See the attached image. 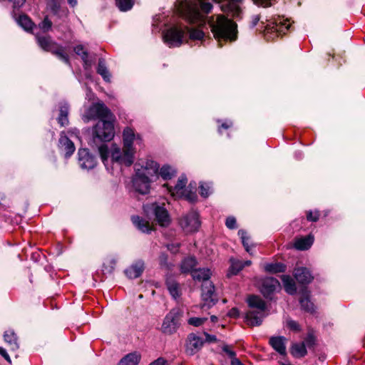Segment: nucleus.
Returning <instances> with one entry per match:
<instances>
[{
	"label": "nucleus",
	"mask_w": 365,
	"mask_h": 365,
	"mask_svg": "<svg viewBox=\"0 0 365 365\" xmlns=\"http://www.w3.org/2000/svg\"><path fill=\"white\" fill-rule=\"evenodd\" d=\"M186 5L179 9L180 15L188 23L205 26L206 21L211 29L215 38L218 41H235L237 24L222 14L212 15L206 20L212 4L209 0H185Z\"/></svg>",
	"instance_id": "f257e3e1"
},
{
	"label": "nucleus",
	"mask_w": 365,
	"mask_h": 365,
	"mask_svg": "<svg viewBox=\"0 0 365 365\" xmlns=\"http://www.w3.org/2000/svg\"><path fill=\"white\" fill-rule=\"evenodd\" d=\"M141 147L143 145V139L139 133H136L133 128L125 127L123 131V150L120 148L113 145L111 150V159L113 161L120 165L130 166L134 160V154L135 148L133 143Z\"/></svg>",
	"instance_id": "f03ea898"
},
{
	"label": "nucleus",
	"mask_w": 365,
	"mask_h": 365,
	"mask_svg": "<svg viewBox=\"0 0 365 365\" xmlns=\"http://www.w3.org/2000/svg\"><path fill=\"white\" fill-rule=\"evenodd\" d=\"M247 304L252 309L246 314V321L248 325L259 326L265 317L264 312L267 309L265 302L259 297L252 295L247 299Z\"/></svg>",
	"instance_id": "7ed1b4c3"
},
{
	"label": "nucleus",
	"mask_w": 365,
	"mask_h": 365,
	"mask_svg": "<svg viewBox=\"0 0 365 365\" xmlns=\"http://www.w3.org/2000/svg\"><path fill=\"white\" fill-rule=\"evenodd\" d=\"M114 120H99L93 128V140L94 143L110 141L115 135Z\"/></svg>",
	"instance_id": "20e7f679"
},
{
	"label": "nucleus",
	"mask_w": 365,
	"mask_h": 365,
	"mask_svg": "<svg viewBox=\"0 0 365 365\" xmlns=\"http://www.w3.org/2000/svg\"><path fill=\"white\" fill-rule=\"evenodd\" d=\"M182 312L179 309H172L164 317L160 331L165 335L175 333L180 326Z\"/></svg>",
	"instance_id": "39448f33"
},
{
	"label": "nucleus",
	"mask_w": 365,
	"mask_h": 365,
	"mask_svg": "<svg viewBox=\"0 0 365 365\" xmlns=\"http://www.w3.org/2000/svg\"><path fill=\"white\" fill-rule=\"evenodd\" d=\"M186 36L185 27L183 29L178 26H172L163 33L164 42L169 47H179Z\"/></svg>",
	"instance_id": "423d86ee"
},
{
	"label": "nucleus",
	"mask_w": 365,
	"mask_h": 365,
	"mask_svg": "<svg viewBox=\"0 0 365 365\" xmlns=\"http://www.w3.org/2000/svg\"><path fill=\"white\" fill-rule=\"evenodd\" d=\"M135 173L156 180L158 178L159 165L151 159L142 160L135 165Z\"/></svg>",
	"instance_id": "0eeeda50"
},
{
	"label": "nucleus",
	"mask_w": 365,
	"mask_h": 365,
	"mask_svg": "<svg viewBox=\"0 0 365 365\" xmlns=\"http://www.w3.org/2000/svg\"><path fill=\"white\" fill-rule=\"evenodd\" d=\"M86 117L88 120L99 119V120H114L115 117L110 109L103 103H95L88 110Z\"/></svg>",
	"instance_id": "6e6552de"
},
{
	"label": "nucleus",
	"mask_w": 365,
	"mask_h": 365,
	"mask_svg": "<svg viewBox=\"0 0 365 365\" xmlns=\"http://www.w3.org/2000/svg\"><path fill=\"white\" fill-rule=\"evenodd\" d=\"M180 225L186 232L197 231L200 227L198 213L194 211L190 212L180 219Z\"/></svg>",
	"instance_id": "1a4fd4ad"
},
{
	"label": "nucleus",
	"mask_w": 365,
	"mask_h": 365,
	"mask_svg": "<svg viewBox=\"0 0 365 365\" xmlns=\"http://www.w3.org/2000/svg\"><path fill=\"white\" fill-rule=\"evenodd\" d=\"M291 26L287 19L284 20L280 17L274 19L272 21L264 26V31L268 33H276L277 36L285 34Z\"/></svg>",
	"instance_id": "9d476101"
},
{
	"label": "nucleus",
	"mask_w": 365,
	"mask_h": 365,
	"mask_svg": "<svg viewBox=\"0 0 365 365\" xmlns=\"http://www.w3.org/2000/svg\"><path fill=\"white\" fill-rule=\"evenodd\" d=\"M150 209L152 210L155 220L158 225L162 227H167L170 225L171 220L168 214V210L163 207L158 205L157 203H153Z\"/></svg>",
	"instance_id": "9b49d317"
},
{
	"label": "nucleus",
	"mask_w": 365,
	"mask_h": 365,
	"mask_svg": "<svg viewBox=\"0 0 365 365\" xmlns=\"http://www.w3.org/2000/svg\"><path fill=\"white\" fill-rule=\"evenodd\" d=\"M204 340L200 336L194 333H191L187 336L185 351L188 355H194L197 353L204 344Z\"/></svg>",
	"instance_id": "f8f14e48"
},
{
	"label": "nucleus",
	"mask_w": 365,
	"mask_h": 365,
	"mask_svg": "<svg viewBox=\"0 0 365 365\" xmlns=\"http://www.w3.org/2000/svg\"><path fill=\"white\" fill-rule=\"evenodd\" d=\"M202 299L204 302L202 307L207 306L210 307L217 302L216 294H215V287L212 283L209 282L207 284L203 283L202 285Z\"/></svg>",
	"instance_id": "ddd939ff"
},
{
	"label": "nucleus",
	"mask_w": 365,
	"mask_h": 365,
	"mask_svg": "<svg viewBox=\"0 0 365 365\" xmlns=\"http://www.w3.org/2000/svg\"><path fill=\"white\" fill-rule=\"evenodd\" d=\"M154 180L149 179L148 177L135 173L133 180V185L136 192L142 195H145L149 192L150 184Z\"/></svg>",
	"instance_id": "4468645a"
},
{
	"label": "nucleus",
	"mask_w": 365,
	"mask_h": 365,
	"mask_svg": "<svg viewBox=\"0 0 365 365\" xmlns=\"http://www.w3.org/2000/svg\"><path fill=\"white\" fill-rule=\"evenodd\" d=\"M78 163L83 169H93L96 165V159L88 149L81 148L78 150Z\"/></svg>",
	"instance_id": "2eb2a0df"
},
{
	"label": "nucleus",
	"mask_w": 365,
	"mask_h": 365,
	"mask_svg": "<svg viewBox=\"0 0 365 365\" xmlns=\"http://www.w3.org/2000/svg\"><path fill=\"white\" fill-rule=\"evenodd\" d=\"M187 182V179L185 175H181L177 182L175 187H169L167 184L165 185L168 189L169 192L171 195L176 198H182L187 189L185 187Z\"/></svg>",
	"instance_id": "dca6fc26"
},
{
	"label": "nucleus",
	"mask_w": 365,
	"mask_h": 365,
	"mask_svg": "<svg viewBox=\"0 0 365 365\" xmlns=\"http://www.w3.org/2000/svg\"><path fill=\"white\" fill-rule=\"evenodd\" d=\"M280 286L279 281L274 277H266L262 279L260 292L262 294L268 297Z\"/></svg>",
	"instance_id": "f3484780"
},
{
	"label": "nucleus",
	"mask_w": 365,
	"mask_h": 365,
	"mask_svg": "<svg viewBox=\"0 0 365 365\" xmlns=\"http://www.w3.org/2000/svg\"><path fill=\"white\" fill-rule=\"evenodd\" d=\"M294 276L296 280L302 284H309L314 279L310 271L306 267H298L294 269Z\"/></svg>",
	"instance_id": "a211bd4d"
},
{
	"label": "nucleus",
	"mask_w": 365,
	"mask_h": 365,
	"mask_svg": "<svg viewBox=\"0 0 365 365\" xmlns=\"http://www.w3.org/2000/svg\"><path fill=\"white\" fill-rule=\"evenodd\" d=\"M59 148L65 153V157L69 158L75 151L73 143L64 134H61L59 138Z\"/></svg>",
	"instance_id": "6ab92c4d"
},
{
	"label": "nucleus",
	"mask_w": 365,
	"mask_h": 365,
	"mask_svg": "<svg viewBox=\"0 0 365 365\" xmlns=\"http://www.w3.org/2000/svg\"><path fill=\"white\" fill-rule=\"evenodd\" d=\"M285 341L286 338L284 336H272L269 340L270 346L280 355L283 356L287 354Z\"/></svg>",
	"instance_id": "aec40b11"
},
{
	"label": "nucleus",
	"mask_w": 365,
	"mask_h": 365,
	"mask_svg": "<svg viewBox=\"0 0 365 365\" xmlns=\"http://www.w3.org/2000/svg\"><path fill=\"white\" fill-rule=\"evenodd\" d=\"M144 270V262L143 261H138L128 268L125 273L127 277L130 279H135L139 277Z\"/></svg>",
	"instance_id": "412c9836"
},
{
	"label": "nucleus",
	"mask_w": 365,
	"mask_h": 365,
	"mask_svg": "<svg viewBox=\"0 0 365 365\" xmlns=\"http://www.w3.org/2000/svg\"><path fill=\"white\" fill-rule=\"evenodd\" d=\"M131 220L134 225L142 232L150 233L153 230V227L150 222L139 216H133Z\"/></svg>",
	"instance_id": "4be33fe9"
},
{
	"label": "nucleus",
	"mask_w": 365,
	"mask_h": 365,
	"mask_svg": "<svg viewBox=\"0 0 365 365\" xmlns=\"http://www.w3.org/2000/svg\"><path fill=\"white\" fill-rule=\"evenodd\" d=\"M38 46L45 51L51 52V51L58 44L53 41L48 36H36Z\"/></svg>",
	"instance_id": "5701e85b"
},
{
	"label": "nucleus",
	"mask_w": 365,
	"mask_h": 365,
	"mask_svg": "<svg viewBox=\"0 0 365 365\" xmlns=\"http://www.w3.org/2000/svg\"><path fill=\"white\" fill-rule=\"evenodd\" d=\"M165 283L172 297L175 299L180 298L182 294L180 284L172 278H168Z\"/></svg>",
	"instance_id": "b1692460"
},
{
	"label": "nucleus",
	"mask_w": 365,
	"mask_h": 365,
	"mask_svg": "<svg viewBox=\"0 0 365 365\" xmlns=\"http://www.w3.org/2000/svg\"><path fill=\"white\" fill-rule=\"evenodd\" d=\"M191 274L194 280L202 281L203 283L207 284L211 276V271L205 268L197 269L193 270Z\"/></svg>",
	"instance_id": "393cba45"
},
{
	"label": "nucleus",
	"mask_w": 365,
	"mask_h": 365,
	"mask_svg": "<svg viewBox=\"0 0 365 365\" xmlns=\"http://www.w3.org/2000/svg\"><path fill=\"white\" fill-rule=\"evenodd\" d=\"M4 338L11 351H16L19 349L18 338L14 331L9 330L5 331Z\"/></svg>",
	"instance_id": "a878e982"
},
{
	"label": "nucleus",
	"mask_w": 365,
	"mask_h": 365,
	"mask_svg": "<svg viewBox=\"0 0 365 365\" xmlns=\"http://www.w3.org/2000/svg\"><path fill=\"white\" fill-rule=\"evenodd\" d=\"M197 265V260L194 257H185L181 262L180 271L182 273H191Z\"/></svg>",
	"instance_id": "bb28decb"
},
{
	"label": "nucleus",
	"mask_w": 365,
	"mask_h": 365,
	"mask_svg": "<svg viewBox=\"0 0 365 365\" xmlns=\"http://www.w3.org/2000/svg\"><path fill=\"white\" fill-rule=\"evenodd\" d=\"M314 242V237L308 235L307 237L297 239L294 242V247L299 250H308Z\"/></svg>",
	"instance_id": "cd10ccee"
},
{
	"label": "nucleus",
	"mask_w": 365,
	"mask_h": 365,
	"mask_svg": "<svg viewBox=\"0 0 365 365\" xmlns=\"http://www.w3.org/2000/svg\"><path fill=\"white\" fill-rule=\"evenodd\" d=\"M140 358V354L137 352L130 353L120 359L118 365H138Z\"/></svg>",
	"instance_id": "c85d7f7f"
},
{
	"label": "nucleus",
	"mask_w": 365,
	"mask_h": 365,
	"mask_svg": "<svg viewBox=\"0 0 365 365\" xmlns=\"http://www.w3.org/2000/svg\"><path fill=\"white\" fill-rule=\"evenodd\" d=\"M291 354L296 358H302L307 355V351L304 343H294L290 348Z\"/></svg>",
	"instance_id": "c756f323"
},
{
	"label": "nucleus",
	"mask_w": 365,
	"mask_h": 365,
	"mask_svg": "<svg viewBox=\"0 0 365 365\" xmlns=\"http://www.w3.org/2000/svg\"><path fill=\"white\" fill-rule=\"evenodd\" d=\"M281 279L285 291L289 294H294L297 291L294 279L289 275H282Z\"/></svg>",
	"instance_id": "7c9ffc66"
},
{
	"label": "nucleus",
	"mask_w": 365,
	"mask_h": 365,
	"mask_svg": "<svg viewBox=\"0 0 365 365\" xmlns=\"http://www.w3.org/2000/svg\"><path fill=\"white\" fill-rule=\"evenodd\" d=\"M97 73L102 76L105 81H110V73L106 66L104 59L103 58H100L98 60Z\"/></svg>",
	"instance_id": "2f4dec72"
},
{
	"label": "nucleus",
	"mask_w": 365,
	"mask_h": 365,
	"mask_svg": "<svg viewBox=\"0 0 365 365\" xmlns=\"http://www.w3.org/2000/svg\"><path fill=\"white\" fill-rule=\"evenodd\" d=\"M51 53L56 56L59 59L63 61L65 63L70 65L68 56L65 53L64 48L59 44H57L51 51Z\"/></svg>",
	"instance_id": "473e14b6"
},
{
	"label": "nucleus",
	"mask_w": 365,
	"mask_h": 365,
	"mask_svg": "<svg viewBox=\"0 0 365 365\" xmlns=\"http://www.w3.org/2000/svg\"><path fill=\"white\" fill-rule=\"evenodd\" d=\"M264 270L269 273L284 272L286 270V266L281 262L268 263L264 265Z\"/></svg>",
	"instance_id": "72a5a7b5"
},
{
	"label": "nucleus",
	"mask_w": 365,
	"mask_h": 365,
	"mask_svg": "<svg viewBox=\"0 0 365 365\" xmlns=\"http://www.w3.org/2000/svg\"><path fill=\"white\" fill-rule=\"evenodd\" d=\"M185 31L189 34V38L190 40L202 41L205 38V33L200 29L188 28L187 26H185Z\"/></svg>",
	"instance_id": "f704fd0d"
},
{
	"label": "nucleus",
	"mask_w": 365,
	"mask_h": 365,
	"mask_svg": "<svg viewBox=\"0 0 365 365\" xmlns=\"http://www.w3.org/2000/svg\"><path fill=\"white\" fill-rule=\"evenodd\" d=\"M68 110L67 104L62 105L60 107L58 122L61 126H66L68 124Z\"/></svg>",
	"instance_id": "c9c22d12"
},
{
	"label": "nucleus",
	"mask_w": 365,
	"mask_h": 365,
	"mask_svg": "<svg viewBox=\"0 0 365 365\" xmlns=\"http://www.w3.org/2000/svg\"><path fill=\"white\" fill-rule=\"evenodd\" d=\"M299 303L302 308L308 312H314V304L310 301L309 294L304 293L299 299Z\"/></svg>",
	"instance_id": "e433bc0d"
},
{
	"label": "nucleus",
	"mask_w": 365,
	"mask_h": 365,
	"mask_svg": "<svg viewBox=\"0 0 365 365\" xmlns=\"http://www.w3.org/2000/svg\"><path fill=\"white\" fill-rule=\"evenodd\" d=\"M175 170L170 165H165L158 170V176L160 175L164 180L171 179L175 174Z\"/></svg>",
	"instance_id": "4c0bfd02"
},
{
	"label": "nucleus",
	"mask_w": 365,
	"mask_h": 365,
	"mask_svg": "<svg viewBox=\"0 0 365 365\" xmlns=\"http://www.w3.org/2000/svg\"><path fill=\"white\" fill-rule=\"evenodd\" d=\"M231 265L228 271L227 275H236L238 272L244 268L242 261L237 260L233 258L230 259Z\"/></svg>",
	"instance_id": "58836bf2"
},
{
	"label": "nucleus",
	"mask_w": 365,
	"mask_h": 365,
	"mask_svg": "<svg viewBox=\"0 0 365 365\" xmlns=\"http://www.w3.org/2000/svg\"><path fill=\"white\" fill-rule=\"evenodd\" d=\"M17 22L26 31L32 30L34 26L31 19L25 14L20 15L17 19Z\"/></svg>",
	"instance_id": "ea45409f"
},
{
	"label": "nucleus",
	"mask_w": 365,
	"mask_h": 365,
	"mask_svg": "<svg viewBox=\"0 0 365 365\" xmlns=\"http://www.w3.org/2000/svg\"><path fill=\"white\" fill-rule=\"evenodd\" d=\"M159 264L162 269L171 270L173 264L168 262V256L165 253H161L159 256Z\"/></svg>",
	"instance_id": "a19ab883"
},
{
	"label": "nucleus",
	"mask_w": 365,
	"mask_h": 365,
	"mask_svg": "<svg viewBox=\"0 0 365 365\" xmlns=\"http://www.w3.org/2000/svg\"><path fill=\"white\" fill-rule=\"evenodd\" d=\"M238 235L240 236L242 243L245 250L250 255H252V253L251 252V247L249 245L250 237L247 235L246 231L240 230L238 231Z\"/></svg>",
	"instance_id": "79ce46f5"
},
{
	"label": "nucleus",
	"mask_w": 365,
	"mask_h": 365,
	"mask_svg": "<svg viewBox=\"0 0 365 365\" xmlns=\"http://www.w3.org/2000/svg\"><path fill=\"white\" fill-rule=\"evenodd\" d=\"M133 0H116V5L122 11L130 10L133 7Z\"/></svg>",
	"instance_id": "37998d69"
},
{
	"label": "nucleus",
	"mask_w": 365,
	"mask_h": 365,
	"mask_svg": "<svg viewBox=\"0 0 365 365\" xmlns=\"http://www.w3.org/2000/svg\"><path fill=\"white\" fill-rule=\"evenodd\" d=\"M320 212L317 210L306 211V218L309 222H316L319 220Z\"/></svg>",
	"instance_id": "c03bdc74"
},
{
	"label": "nucleus",
	"mask_w": 365,
	"mask_h": 365,
	"mask_svg": "<svg viewBox=\"0 0 365 365\" xmlns=\"http://www.w3.org/2000/svg\"><path fill=\"white\" fill-rule=\"evenodd\" d=\"M212 186L210 183L203 182L200 185V194L203 197H207L211 193Z\"/></svg>",
	"instance_id": "a18cd8bd"
},
{
	"label": "nucleus",
	"mask_w": 365,
	"mask_h": 365,
	"mask_svg": "<svg viewBox=\"0 0 365 365\" xmlns=\"http://www.w3.org/2000/svg\"><path fill=\"white\" fill-rule=\"evenodd\" d=\"M52 24V21L48 16H46L43 20L39 23L38 26L42 31L47 32L51 29Z\"/></svg>",
	"instance_id": "49530a36"
},
{
	"label": "nucleus",
	"mask_w": 365,
	"mask_h": 365,
	"mask_svg": "<svg viewBox=\"0 0 365 365\" xmlns=\"http://www.w3.org/2000/svg\"><path fill=\"white\" fill-rule=\"evenodd\" d=\"M98 149L102 161L105 163V161L108 160V158L109 156V150L108 145L103 144L100 145Z\"/></svg>",
	"instance_id": "de8ad7c7"
},
{
	"label": "nucleus",
	"mask_w": 365,
	"mask_h": 365,
	"mask_svg": "<svg viewBox=\"0 0 365 365\" xmlns=\"http://www.w3.org/2000/svg\"><path fill=\"white\" fill-rule=\"evenodd\" d=\"M207 320V318L202 317H191L188 319L187 322L190 325L194 327H200L204 324V322Z\"/></svg>",
	"instance_id": "09e8293b"
},
{
	"label": "nucleus",
	"mask_w": 365,
	"mask_h": 365,
	"mask_svg": "<svg viewBox=\"0 0 365 365\" xmlns=\"http://www.w3.org/2000/svg\"><path fill=\"white\" fill-rule=\"evenodd\" d=\"M286 324L287 328L293 331L298 332L301 330L300 325L294 320L288 319L287 320Z\"/></svg>",
	"instance_id": "8fccbe9b"
},
{
	"label": "nucleus",
	"mask_w": 365,
	"mask_h": 365,
	"mask_svg": "<svg viewBox=\"0 0 365 365\" xmlns=\"http://www.w3.org/2000/svg\"><path fill=\"white\" fill-rule=\"evenodd\" d=\"M182 197L190 202H195L197 199V196L195 192L188 191L187 190L185 192V195H183Z\"/></svg>",
	"instance_id": "3c124183"
},
{
	"label": "nucleus",
	"mask_w": 365,
	"mask_h": 365,
	"mask_svg": "<svg viewBox=\"0 0 365 365\" xmlns=\"http://www.w3.org/2000/svg\"><path fill=\"white\" fill-rule=\"evenodd\" d=\"M114 265L115 262L113 260H110L108 264H103L102 271L104 274H110L114 269Z\"/></svg>",
	"instance_id": "603ef678"
},
{
	"label": "nucleus",
	"mask_w": 365,
	"mask_h": 365,
	"mask_svg": "<svg viewBox=\"0 0 365 365\" xmlns=\"http://www.w3.org/2000/svg\"><path fill=\"white\" fill-rule=\"evenodd\" d=\"M225 225L227 228L233 230L237 228V221L234 217H228L226 219Z\"/></svg>",
	"instance_id": "864d4df0"
},
{
	"label": "nucleus",
	"mask_w": 365,
	"mask_h": 365,
	"mask_svg": "<svg viewBox=\"0 0 365 365\" xmlns=\"http://www.w3.org/2000/svg\"><path fill=\"white\" fill-rule=\"evenodd\" d=\"M302 343L305 344L306 348H312L315 344V338L313 335L309 334Z\"/></svg>",
	"instance_id": "5fc2aeb1"
},
{
	"label": "nucleus",
	"mask_w": 365,
	"mask_h": 365,
	"mask_svg": "<svg viewBox=\"0 0 365 365\" xmlns=\"http://www.w3.org/2000/svg\"><path fill=\"white\" fill-rule=\"evenodd\" d=\"M180 246V243H172L166 245L168 250L171 252L176 253L178 252V249Z\"/></svg>",
	"instance_id": "6e6d98bb"
},
{
	"label": "nucleus",
	"mask_w": 365,
	"mask_h": 365,
	"mask_svg": "<svg viewBox=\"0 0 365 365\" xmlns=\"http://www.w3.org/2000/svg\"><path fill=\"white\" fill-rule=\"evenodd\" d=\"M222 351L227 354V355L233 359L234 358H236V354L234 351L231 350L230 349V346L227 345H225L222 346Z\"/></svg>",
	"instance_id": "4d7b16f0"
},
{
	"label": "nucleus",
	"mask_w": 365,
	"mask_h": 365,
	"mask_svg": "<svg viewBox=\"0 0 365 365\" xmlns=\"http://www.w3.org/2000/svg\"><path fill=\"white\" fill-rule=\"evenodd\" d=\"M205 341L209 343L216 342L217 341V337L215 335L209 334L206 332H205Z\"/></svg>",
	"instance_id": "13d9d810"
},
{
	"label": "nucleus",
	"mask_w": 365,
	"mask_h": 365,
	"mask_svg": "<svg viewBox=\"0 0 365 365\" xmlns=\"http://www.w3.org/2000/svg\"><path fill=\"white\" fill-rule=\"evenodd\" d=\"M166 362L167 361L164 358L160 357L150 363L149 365H165Z\"/></svg>",
	"instance_id": "bf43d9fd"
},
{
	"label": "nucleus",
	"mask_w": 365,
	"mask_h": 365,
	"mask_svg": "<svg viewBox=\"0 0 365 365\" xmlns=\"http://www.w3.org/2000/svg\"><path fill=\"white\" fill-rule=\"evenodd\" d=\"M73 51L78 56L81 55L82 52H87L86 51H84V48H83V45H78V46H75L73 48Z\"/></svg>",
	"instance_id": "052dcab7"
},
{
	"label": "nucleus",
	"mask_w": 365,
	"mask_h": 365,
	"mask_svg": "<svg viewBox=\"0 0 365 365\" xmlns=\"http://www.w3.org/2000/svg\"><path fill=\"white\" fill-rule=\"evenodd\" d=\"M229 317L232 318H237L239 316V311L237 308H232L228 313Z\"/></svg>",
	"instance_id": "680f3d73"
},
{
	"label": "nucleus",
	"mask_w": 365,
	"mask_h": 365,
	"mask_svg": "<svg viewBox=\"0 0 365 365\" xmlns=\"http://www.w3.org/2000/svg\"><path fill=\"white\" fill-rule=\"evenodd\" d=\"M9 1L13 2L14 8H19V7L22 6L26 1V0H9Z\"/></svg>",
	"instance_id": "e2e57ef3"
},
{
	"label": "nucleus",
	"mask_w": 365,
	"mask_h": 365,
	"mask_svg": "<svg viewBox=\"0 0 365 365\" xmlns=\"http://www.w3.org/2000/svg\"><path fill=\"white\" fill-rule=\"evenodd\" d=\"M0 354L7 361H9V363L11 362V359L8 354V353L6 352V351L2 348V347H0Z\"/></svg>",
	"instance_id": "0e129e2a"
},
{
	"label": "nucleus",
	"mask_w": 365,
	"mask_h": 365,
	"mask_svg": "<svg viewBox=\"0 0 365 365\" xmlns=\"http://www.w3.org/2000/svg\"><path fill=\"white\" fill-rule=\"evenodd\" d=\"M232 125V123L230 122H225V123H222L221 124V125L219 127V132H221V129L223 128V129H228L229 128H230Z\"/></svg>",
	"instance_id": "69168bd1"
},
{
	"label": "nucleus",
	"mask_w": 365,
	"mask_h": 365,
	"mask_svg": "<svg viewBox=\"0 0 365 365\" xmlns=\"http://www.w3.org/2000/svg\"><path fill=\"white\" fill-rule=\"evenodd\" d=\"M259 20H260V18H259V15L254 16L252 17V27L255 26L258 24Z\"/></svg>",
	"instance_id": "338daca9"
},
{
	"label": "nucleus",
	"mask_w": 365,
	"mask_h": 365,
	"mask_svg": "<svg viewBox=\"0 0 365 365\" xmlns=\"http://www.w3.org/2000/svg\"><path fill=\"white\" fill-rule=\"evenodd\" d=\"M231 365H243V364L237 358H234L231 361Z\"/></svg>",
	"instance_id": "774afa93"
}]
</instances>
